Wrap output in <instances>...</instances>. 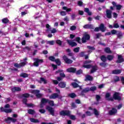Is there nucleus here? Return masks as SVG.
<instances>
[{"label":"nucleus","instance_id":"1","mask_svg":"<svg viewBox=\"0 0 124 124\" xmlns=\"http://www.w3.org/2000/svg\"><path fill=\"white\" fill-rule=\"evenodd\" d=\"M111 96V94L109 93H107L105 95V98L108 101H113L114 99L115 100H118V101H121L122 100V97L120 96V93L115 92L113 94V97H110Z\"/></svg>","mask_w":124,"mask_h":124},{"label":"nucleus","instance_id":"2","mask_svg":"<svg viewBox=\"0 0 124 124\" xmlns=\"http://www.w3.org/2000/svg\"><path fill=\"white\" fill-rule=\"evenodd\" d=\"M59 115L63 117H69L71 120L75 121L76 120V116L74 115H71V111L69 110H62L59 112Z\"/></svg>","mask_w":124,"mask_h":124},{"label":"nucleus","instance_id":"3","mask_svg":"<svg viewBox=\"0 0 124 124\" xmlns=\"http://www.w3.org/2000/svg\"><path fill=\"white\" fill-rule=\"evenodd\" d=\"M33 60L34 61L33 65L36 66V67H38L39 66V63H43V59H39L38 58H33Z\"/></svg>","mask_w":124,"mask_h":124},{"label":"nucleus","instance_id":"4","mask_svg":"<svg viewBox=\"0 0 124 124\" xmlns=\"http://www.w3.org/2000/svg\"><path fill=\"white\" fill-rule=\"evenodd\" d=\"M39 93H40V91L39 90H33L31 91V93L35 94L36 98L38 99L41 98L43 96V94Z\"/></svg>","mask_w":124,"mask_h":124},{"label":"nucleus","instance_id":"5","mask_svg":"<svg viewBox=\"0 0 124 124\" xmlns=\"http://www.w3.org/2000/svg\"><path fill=\"white\" fill-rule=\"evenodd\" d=\"M49 98L50 99H56V98H58L62 100V95H59L58 93H54L49 96Z\"/></svg>","mask_w":124,"mask_h":124},{"label":"nucleus","instance_id":"6","mask_svg":"<svg viewBox=\"0 0 124 124\" xmlns=\"http://www.w3.org/2000/svg\"><path fill=\"white\" fill-rule=\"evenodd\" d=\"M91 39V36L89 34H84L83 37L81 38L82 43H86L87 41Z\"/></svg>","mask_w":124,"mask_h":124},{"label":"nucleus","instance_id":"7","mask_svg":"<svg viewBox=\"0 0 124 124\" xmlns=\"http://www.w3.org/2000/svg\"><path fill=\"white\" fill-rule=\"evenodd\" d=\"M62 59L65 62V63H66L67 64H71V63L73 62V61H72V60L69 59L66 55L63 56Z\"/></svg>","mask_w":124,"mask_h":124},{"label":"nucleus","instance_id":"8","mask_svg":"<svg viewBox=\"0 0 124 124\" xmlns=\"http://www.w3.org/2000/svg\"><path fill=\"white\" fill-rule=\"evenodd\" d=\"M46 109L47 110L50 115H52L53 116H55V109L54 108L49 106H47L46 107Z\"/></svg>","mask_w":124,"mask_h":124},{"label":"nucleus","instance_id":"9","mask_svg":"<svg viewBox=\"0 0 124 124\" xmlns=\"http://www.w3.org/2000/svg\"><path fill=\"white\" fill-rule=\"evenodd\" d=\"M66 52H67L68 53L67 56L69 57H71L72 60H73L74 61H75L76 60V58L74 57V53L73 52H71V49L70 48H68L66 49Z\"/></svg>","mask_w":124,"mask_h":124},{"label":"nucleus","instance_id":"10","mask_svg":"<svg viewBox=\"0 0 124 124\" xmlns=\"http://www.w3.org/2000/svg\"><path fill=\"white\" fill-rule=\"evenodd\" d=\"M4 121L6 124H10L11 122L12 123H16V122H17V119H15L12 117H8L4 120Z\"/></svg>","mask_w":124,"mask_h":124},{"label":"nucleus","instance_id":"11","mask_svg":"<svg viewBox=\"0 0 124 124\" xmlns=\"http://www.w3.org/2000/svg\"><path fill=\"white\" fill-rule=\"evenodd\" d=\"M124 62V56H122V55H118V60L116 61V62L117 63H122V62Z\"/></svg>","mask_w":124,"mask_h":124},{"label":"nucleus","instance_id":"12","mask_svg":"<svg viewBox=\"0 0 124 124\" xmlns=\"http://www.w3.org/2000/svg\"><path fill=\"white\" fill-rule=\"evenodd\" d=\"M92 69L90 71L91 74H93V73H94V72H96L97 70L98 69V67L96 65H93L91 67Z\"/></svg>","mask_w":124,"mask_h":124},{"label":"nucleus","instance_id":"13","mask_svg":"<svg viewBox=\"0 0 124 124\" xmlns=\"http://www.w3.org/2000/svg\"><path fill=\"white\" fill-rule=\"evenodd\" d=\"M118 112V110L116 109L115 108H112L111 110H110L108 112L109 115L110 116H113V115H115V114H117V112Z\"/></svg>","mask_w":124,"mask_h":124},{"label":"nucleus","instance_id":"14","mask_svg":"<svg viewBox=\"0 0 124 124\" xmlns=\"http://www.w3.org/2000/svg\"><path fill=\"white\" fill-rule=\"evenodd\" d=\"M106 12L107 18H108V19H112V11L107 9Z\"/></svg>","mask_w":124,"mask_h":124},{"label":"nucleus","instance_id":"15","mask_svg":"<svg viewBox=\"0 0 124 124\" xmlns=\"http://www.w3.org/2000/svg\"><path fill=\"white\" fill-rule=\"evenodd\" d=\"M84 29H89L90 30H94V27L93 24H86L83 26Z\"/></svg>","mask_w":124,"mask_h":124},{"label":"nucleus","instance_id":"16","mask_svg":"<svg viewBox=\"0 0 124 124\" xmlns=\"http://www.w3.org/2000/svg\"><path fill=\"white\" fill-rule=\"evenodd\" d=\"M67 42L71 47H76V46H77V43L75 42H72L71 40H67Z\"/></svg>","mask_w":124,"mask_h":124},{"label":"nucleus","instance_id":"17","mask_svg":"<svg viewBox=\"0 0 124 124\" xmlns=\"http://www.w3.org/2000/svg\"><path fill=\"white\" fill-rule=\"evenodd\" d=\"M67 72H69V73H75L76 72V68L74 67H70L66 70Z\"/></svg>","mask_w":124,"mask_h":124},{"label":"nucleus","instance_id":"18","mask_svg":"<svg viewBox=\"0 0 124 124\" xmlns=\"http://www.w3.org/2000/svg\"><path fill=\"white\" fill-rule=\"evenodd\" d=\"M58 86L59 88H61V89H64V88L66 87V82L61 81L58 84Z\"/></svg>","mask_w":124,"mask_h":124},{"label":"nucleus","instance_id":"19","mask_svg":"<svg viewBox=\"0 0 124 124\" xmlns=\"http://www.w3.org/2000/svg\"><path fill=\"white\" fill-rule=\"evenodd\" d=\"M93 77H92V76H91V75H87L85 77L84 81L85 82H87L88 81H93Z\"/></svg>","mask_w":124,"mask_h":124},{"label":"nucleus","instance_id":"20","mask_svg":"<svg viewBox=\"0 0 124 124\" xmlns=\"http://www.w3.org/2000/svg\"><path fill=\"white\" fill-rule=\"evenodd\" d=\"M11 91L13 93H16V92H21V89L20 87H14L11 88Z\"/></svg>","mask_w":124,"mask_h":124},{"label":"nucleus","instance_id":"21","mask_svg":"<svg viewBox=\"0 0 124 124\" xmlns=\"http://www.w3.org/2000/svg\"><path fill=\"white\" fill-rule=\"evenodd\" d=\"M99 28L100 29V31H101L102 32H104L105 31H106V28H105V26H104V24H103V23H102L100 25Z\"/></svg>","mask_w":124,"mask_h":124},{"label":"nucleus","instance_id":"22","mask_svg":"<svg viewBox=\"0 0 124 124\" xmlns=\"http://www.w3.org/2000/svg\"><path fill=\"white\" fill-rule=\"evenodd\" d=\"M116 35L117 36V38L119 39H121V38H123L124 37V34H123V32H122V31H117Z\"/></svg>","mask_w":124,"mask_h":124},{"label":"nucleus","instance_id":"23","mask_svg":"<svg viewBox=\"0 0 124 124\" xmlns=\"http://www.w3.org/2000/svg\"><path fill=\"white\" fill-rule=\"evenodd\" d=\"M38 82L39 84H42V83L44 84H47V80L43 77L40 78V80H38Z\"/></svg>","mask_w":124,"mask_h":124},{"label":"nucleus","instance_id":"24","mask_svg":"<svg viewBox=\"0 0 124 124\" xmlns=\"http://www.w3.org/2000/svg\"><path fill=\"white\" fill-rule=\"evenodd\" d=\"M49 99H45L44 98H42L41 101V104L40 106L41 107L43 105V104H45L46 103H48Z\"/></svg>","mask_w":124,"mask_h":124},{"label":"nucleus","instance_id":"25","mask_svg":"<svg viewBox=\"0 0 124 124\" xmlns=\"http://www.w3.org/2000/svg\"><path fill=\"white\" fill-rule=\"evenodd\" d=\"M112 74H121L122 73V70L115 69L112 71Z\"/></svg>","mask_w":124,"mask_h":124},{"label":"nucleus","instance_id":"26","mask_svg":"<svg viewBox=\"0 0 124 124\" xmlns=\"http://www.w3.org/2000/svg\"><path fill=\"white\" fill-rule=\"evenodd\" d=\"M68 96L71 98H75L77 96V95L74 93H70L68 94Z\"/></svg>","mask_w":124,"mask_h":124},{"label":"nucleus","instance_id":"27","mask_svg":"<svg viewBox=\"0 0 124 124\" xmlns=\"http://www.w3.org/2000/svg\"><path fill=\"white\" fill-rule=\"evenodd\" d=\"M101 61L103 62H106L107 61V57L105 55H102L100 58Z\"/></svg>","mask_w":124,"mask_h":124},{"label":"nucleus","instance_id":"28","mask_svg":"<svg viewBox=\"0 0 124 124\" xmlns=\"http://www.w3.org/2000/svg\"><path fill=\"white\" fill-rule=\"evenodd\" d=\"M107 60L109 61H113V60H114V56L111 55H108L107 56Z\"/></svg>","mask_w":124,"mask_h":124},{"label":"nucleus","instance_id":"29","mask_svg":"<svg viewBox=\"0 0 124 124\" xmlns=\"http://www.w3.org/2000/svg\"><path fill=\"white\" fill-rule=\"evenodd\" d=\"M62 9L63 10H65L66 12H70L72 9L70 8H68L66 6L62 7Z\"/></svg>","mask_w":124,"mask_h":124},{"label":"nucleus","instance_id":"30","mask_svg":"<svg viewBox=\"0 0 124 124\" xmlns=\"http://www.w3.org/2000/svg\"><path fill=\"white\" fill-rule=\"evenodd\" d=\"M71 85L74 89H76V88H79V84L76 82H72L71 83Z\"/></svg>","mask_w":124,"mask_h":124},{"label":"nucleus","instance_id":"31","mask_svg":"<svg viewBox=\"0 0 124 124\" xmlns=\"http://www.w3.org/2000/svg\"><path fill=\"white\" fill-rule=\"evenodd\" d=\"M2 23H3V24H6L9 23V19L7 18H4L2 19Z\"/></svg>","mask_w":124,"mask_h":124},{"label":"nucleus","instance_id":"32","mask_svg":"<svg viewBox=\"0 0 124 124\" xmlns=\"http://www.w3.org/2000/svg\"><path fill=\"white\" fill-rule=\"evenodd\" d=\"M108 64H107L106 62H102L99 63V66H101L102 67H104L105 68V67L107 66Z\"/></svg>","mask_w":124,"mask_h":124},{"label":"nucleus","instance_id":"33","mask_svg":"<svg viewBox=\"0 0 124 124\" xmlns=\"http://www.w3.org/2000/svg\"><path fill=\"white\" fill-rule=\"evenodd\" d=\"M104 51L105 53H107V54H111V53H112V51L109 47H106Z\"/></svg>","mask_w":124,"mask_h":124},{"label":"nucleus","instance_id":"34","mask_svg":"<svg viewBox=\"0 0 124 124\" xmlns=\"http://www.w3.org/2000/svg\"><path fill=\"white\" fill-rule=\"evenodd\" d=\"M89 92H90L89 88H85L81 91V94H84V93H89Z\"/></svg>","mask_w":124,"mask_h":124},{"label":"nucleus","instance_id":"35","mask_svg":"<svg viewBox=\"0 0 124 124\" xmlns=\"http://www.w3.org/2000/svg\"><path fill=\"white\" fill-rule=\"evenodd\" d=\"M31 123H33L34 124H39L40 122L38 119H35L34 118H31Z\"/></svg>","mask_w":124,"mask_h":124},{"label":"nucleus","instance_id":"36","mask_svg":"<svg viewBox=\"0 0 124 124\" xmlns=\"http://www.w3.org/2000/svg\"><path fill=\"white\" fill-rule=\"evenodd\" d=\"M56 62V63L57 64V65L60 66L62 64V62H61V60H60V59H57L54 61Z\"/></svg>","mask_w":124,"mask_h":124},{"label":"nucleus","instance_id":"37","mask_svg":"<svg viewBox=\"0 0 124 124\" xmlns=\"http://www.w3.org/2000/svg\"><path fill=\"white\" fill-rule=\"evenodd\" d=\"M47 103H48V104L52 107L55 106V104H54V101L48 100Z\"/></svg>","mask_w":124,"mask_h":124},{"label":"nucleus","instance_id":"38","mask_svg":"<svg viewBox=\"0 0 124 124\" xmlns=\"http://www.w3.org/2000/svg\"><path fill=\"white\" fill-rule=\"evenodd\" d=\"M92 65H93L92 64H84L83 65V67H84V68L90 69V68H92Z\"/></svg>","mask_w":124,"mask_h":124},{"label":"nucleus","instance_id":"39","mask_svg":"<svg viewBox=\"0 0 124 124\" xmlns=\"http://www.w3.org/2000/svg\"><path fill=\"white\" fill-rule=\"evenodd\" d=\"M93 111L95 116H99V112H98V110L97 109L93 108Z\"/></svg>","mask_w":124,"mask_h":124},{"label":"nucleus","instance_id":"40","mask_svg":"<svg viewBox=\"0 0 124 124\" xmlns=\"http://www.w3.org/2000/svg\"><path fill=\"white\" fill-rule=\"evenodd\" d=\"M20 77H23V78H27V77H29V75L25 73H22L20 74Z\"/></svg>","mask_w":124,"mask_h":124},{"label":"nucleus","instance_id":"41","mask_svg":"<svg viewBox=\"0 0 124 124\" xmlns=\"http://www.w3.org/2000/svg\"><path fill=\"white\" fill-rule=\"evenodd\" d=\"M30 96V94L28 93H25L21 95L22 97H24V98H28Z\"/></svg>","mask_w":124,"mask_h":124},{"label":"nucleus","instance_id":"42","mask_svg":"<svg viewBox=\"0 0 124 124\" xmlns=\"http://www.w3.org/2000/svg\"><path fill=\"white\" fill-rule=\"evenodd\" d=\"M75 40L77 42H78V43H79V44H81V38H80V37H76Z\"/></svg>","mask_w":124,"mask_h":124},{"label":"nucleus","instance_id":"43","mask_svg":"<svg viewBox=\"0 0 124 124\" xmlns=\"http://www.w3.org/2000/svg\"><path fill=\"white\" fill-rule=\"evenodd\" d=\"M48 60L51 62H55L56 61V58L54 56H49L48 57Z\"/></svg>","mask_w":124,"mask_h":124},{"label":"nucleus","instance_id":"44","mask_svg":"<svg viewBox=\"0 0 124 124\" xmlns=\"http://www.w3.org/2000/svg\"><path fill=\"white\" fill-rule=\"evenodd\" d=\"M56 44H58V45H59V46H62V42L61 40H56Z\"/></svg>","mask_w":124,"mask_h":124},{"label":"nucleus","instance_id":"45","mask_svg":"<svg viewBox=\"0 0 124 124\" xmlns=\"http://www.w3.org/2000/svg\"><path fill=\"white\" fill-rule=\"evenodd\" d=\"M73 51L75 53H78L79 51H80V47H77L74 48L73 49Z\"/></svg>","mask_w":124,"mask_h":124},{"label":"nucleus","instance_id":"46","mask_svg":"<svg viewBox=\"0 0 124 124\" xmlns=\"http://www.w3.org/2000/svg\"><path fill=\"white\" fill-rule=\"evenodd\" d=\"M49 31H50L51 33H56V32L57 31V30L55 28H52V30L50 29Z\"/></svg>","mask_w":124,"mask_h":124},{"label":"nucleus","instance_id":"47","mask_svg":"<svg viewBox=\"0 0 124 124\" xmlns=\"http://www.w3.org/2000/svg\"><path fill=\"white\" fill-rule=\"evenodd\" d=\"M87 48L89 50H91L92 51H94V50H95V48L94 47V46H87Z\"/></svg>","mask_w":124,"mask_h":124},{"label":"nucleus","instance_id":"48","mask_svg":"<svg viewBox=\"0 0 124 124\" xmlns=\"http://www.w3.org/2000/svg\"><path fill=\"white\" fill-rule=\"evenodd\" d=\"M79 57L80 58H83L85 57V52L82 51L80 53H79Z\"/></svg>","mask_w":124,"mask_h":124},{"label":"nucleus","instance_id":"49","mask_svg":"<svg viewBox=\"0 0 124 124\" xmlns=\"http://www.w3.org/2000/svg\"><path fill=\"white\" fill-rule=\"evenodd\" d=\"M89 91H91V92H94V91H96V87L93 86L90 88Z\"/></svg>","mask_w":124,"mask_h":124},{"label":"nucleus","instance_id":"50","mask_svg":"<svg viewBox=\"0 0 124 124\" xmlns=\"http://www.w3.org/2000/svg\"><path fill=\"white\" fill-rule=\"evenodd\" d=\"M95 98H96V101L98 102V101H99L100 99H101V97L99 95H96Z\"/></svg>","mask_w":124,"mask_h":124},{"label":"nucleus","instance_id":"51","mask_svg":"<svg viewBox=\"0 0 124 124\" xmlns=\"http://www.w3.org/2000/svg\"><path fill=\"white\" fill-rule=\"evenodd\" d=\"M47 44H49V45H54L55 44V41H48L46 43Z\"/></svg>","mask_w":124,"mask_h":124},{"label":"nucleus","instance_id":"52","mask_svg":"<svg viewBox=\"0 0 124 124\" xmlns=\"http://www.w3.org/2000/svg\"><path fill=\"white\" fill-rule=\"evenodd\" d=\"M113 81L115 83L117 82H119V81H120V77H119L118 76H116L115 78L113 79Z\"/></svg>","mask_w":124,"mask_h":124},{"label":"nucleus","instance_id":"53","mask_svg":"<svg viewBox=\"0 0 124 124\" xmlns=\"http://www.w3.org/2000/svg\"><path fill=\"white\" fill-rule=\"evenodd\" d=\"M82 73H83V70H82V69L78 70L76 72L77 75H80V74H82Z\"/></svg>","mask_w":124,"mask_h":124},{"label":"nucleus","instance_id":"54","mask_svg":"<svg viewBox=\"0 0 124 124\" xmlns=\"http://www.w3.org/2000/svg\"><path fill=\"white\" fill-rule=\"evenodd\" d=\"M101 36H102V34H101V33H97L96 34V38L97 39H99V38Z\"/></svg>","mask_w":124,"mask_h":124},{"label":"nucleus","instance_id":"55","mask_svg":"<svg viewBox=\"0 0 124 124\" xmlns=\"http://www.w3.org/2000/svg\"><path fill=\"white\" fill-rule=\"evenodd\" d=\"M19 64L20 65V68L23 67V66H25V65H26V64H27V62H21L19 63Z\"/></svg>","mask_w":124,"mask_h":124},{"label":"nucleus","instance_id":"56","mask_svg":"<svg viewBox=\"0 0 124 124\" xmlns=\"http://www.w3.org/2000/svg\"><path fill=\"white\" fill-rule=\"evenodd\" d=\"M14 66L15 67H16L17 68H21V66L20 65V64H18V63H16L14 64Z\"/></svg>","mask_w":124,"mask_h":124},{"label":"nucleus","instance_id":"57","mask_svg":"<svg viewBox=\"0 0 124 124\" xmlns=\"http://www.w3.org/2000/svg\"><path fill=\"white\" fill-rule=\"evenodd\" d=\"M76 29H77L76 26L73 25V26H71L70 30V31H75V30H76Z\"/></svg>","mask_w":124,"mask_h":124},{"label":"nucleus","instance_id":"58","mask_svg":"<svg viewBox=\"0 0 124 124\" xmlns=\"http://www.w3.org/2000/svg\"><path fill=\"white\" fill-rule=\"evenodd\" d=\"M116 7L117 10H121L122 9V5H117Z\"/></svg>","mask_w":124,"mask_h":124},{"label":"nucleus","instance_id":"59","mask_svg":"<svg viewBox=\"0 0 124 124\" xmlns=\"http://www.w3.org/2000/svg\"><path fill=\"white\" fill-rule=\"evenodd\" d=\"M60 76L62 78H64V77H65V74H64V73L62 72L60 73Z\"/></svg>","mask_w":124,"mask_h":124},{"label":"nucleus","instance_id":"60","mask_svg":"<svg viewBox=\"0 0 124 124\" xmlns=\"http://www.w3.org/2000/svg\"><path fill=\"white\" fill-rule=\"evenodd\" d=\"M111 34H117L118 31L115 30H112L111 31Z\"/></svg>","mask_w":124,"mask_h":124},{"label":"nucleus","instance_id":"61","mask_svg":"<svg viewBox=\"0 0 124 124\" xmlns=\"http://www.w3.org/2000/svg\"><path fill=\"white\" fill-rule=\"evenodd\" d=\"M56 79L58 82H61V81H62L63 78L61 77H58L56 78Z\"/></svg>","mask_w":124,"mask_h":124},{"label":"nucleus","instance_id":"62","mask_svg":"<svg viewBox=\"0 0 124 124\" xmlns=\"http://www.w3.org/2000/svg\"><path fill=\"white\" fill-rule=\"evenodd\" d=\"M12 112V109H5V113H11Z\"/></svg>","mask_w":124,"mask_h":124},{"label":"nucleus","instance_id":"63","mask_svg":"<svg viewBox=\"0 0 124 124\" xmlns=\"http://www.w3.org/2000/svg\"><path fill=\"white\" fill-rule=\"evenodd\" d=\"M22 102L24 104H25L26 105V104H27V102H28V99L26 98H23L22 100Z\"/></svg>","mask_w":124,"mask_h":124},{"label":"nucleus","instance_id":"64","mask_svg":"<svg viewBox=\"0 0 124 124\" xmlns=\"http://www.w3.org/2000/svg\"><path fill=\"white\" fill-rule=\"evenodd\" d=\"M78 6H82L83 5V1L79 0L78 2Z\"/></svg>","mask_w":124,"mask_h":124}]
</instances>
